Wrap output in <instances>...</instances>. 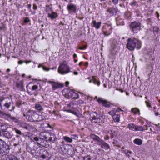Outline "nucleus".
<instances>
[{"instance_id":"bb28decb","label":"nucleus","mask_w":160,"mask_h":160,"mask_svg":"<svg viewBox=\"0 0 160 160\" xmlns=\"http://www.w3.org/2000/svg\"><path fill=\"white\" fill-rule=\"evenodd\" d=\"M93 82L95 84H97L98 86H99L100 84V82L96 79L94 76H93Z\"/></svg>"},{"instance_id":"473e14b6","label":"nucleus","mask_w":160,"mask_h":160,"mask_svg":"<svg viewBox=\"0 0 160 160\" xmlns=\"http://www.w3.org/2000/svg\"><path fill=\"white\" fill-rule=\"evenodd\" d=\"M14 130L15 131V132L18 134L20 135H21L22 134V133L19 130L17 129L16 128H14Z\"/></svg>"},{"instance_id":"a19ab883","label":"nucleus","mask_w":160,"mask_h":160,"mask_svg":"<svg viewBox=\"0 0 160 160\" xmlns=\"http://www.w3.org/2000/svg\"><path fill=\"white\" fill-rule=\"evenodd\" d=\"M4 106L5 107H6V108H9V107H10V105L9 103H5L4 104Z\"/></svg>"},{"instance_id":"13d9d810","label":"nucleus","mask_w":160,"mask_h":160,"mask_svg":"<svg viewBox=\"0 0 160 160\" xmlns=\"http://www.w3.org/2000/svg\"><path fill=\"white\" fill-rule=\"evenodd\" d=\"M24 62H26L27 64L30 63L31 62V61H24Z\"/></svg>"},{"instance_id":"dca6fc26","label":"nucleus","mask_w":160,"mask_h":160,"mask_svg":"<svg viewBox=\"0 0 160 160\" xmlns=\"http://www.w3.org/2000/svg\"><path fill=\"white\" fill-rule=\"evenodd\" d=\"M12 136V135L9 132L7 131H4V133H3V137L9 139H11Z\"/></svg>"},{"instance_id":"5fc2aeb1","label":"nucleus","mask_w":160,"mask_h":160,"mask_svg":"<svg viewBox=\"0 0 160 160\" xmlns=\"http://www.w3.org/2000/svg\"><path fill=\"white\" fill-rule=\"evenodd\" d=\"M23 62H24V61L20 60L18 62V64H22Z\"/></svg>"},{"instance_id":"f03ea898","label":"nucleus","mask_w":160,"mask_h":160,"mask_svg":"<svg viewBox=\"0 0 160 160\" xmlns=\"http://www.w3.org/2000/svg\"><path fill=\"white\" fill-rule=\"evenodd\" d=\"M84 116L86 117L87 115H89V118L92 123H97L98 125H100L104 122L103 116L101 114H98L95 112H92L89 113V112H85Z\"/></svg>"},{"instance_id":"3c124183","label":"nucleus","mask_w":160,"mask_h":160,"mask_svg":"<svg viewBox=\"0 0 160 160\" xmlns=\"http://www.w3.org/2000/svg\"><path fill=\"white\" fill-rule=\"evenodd\" d=\"M109 138V137L108 136V135H106V136H105L104 137V139H105V140H108Z\"/></svg>"},{"instance_id":"1a4fd4ad","label":"nucleus","mask_w":160,"mask_h":160,"mask_svg":"<svg viewBox=\"0 0 160 160\" xmlns=\"http://www.w3.org/2000/svg\"><path fill=\"white\" fill-rule=\"evenodd\" d=\"M48 82L52 84V88L54 90H55L58 88L63 87V84L56 82L53 81H49Z\"/></svg>"},{"instance_id":"8fccbe9b","label":"nucleus","mask_w":160,"mask_h":160,"mask_svg":"<svg viewBox=\"0 0 160 160\" xmlns=\"http://www.w3.org/2000/svg\"><path fill=\"white\" fill-rule=\"evenodd\" d=\"M4 131H0V136H3V133H4Z\"/></svg>"},{"instance_id":"f3484780","label":"nucleus","mask_w":160,"mask_h":160,"mask_svg":"<svg viewBox=\"0 0 160 160\" xmlns=\"http://www.w3.org/2000/svg\"><path fill=\"white\" fill-rule=\"evenodd\" d=\"M8 128V126L5 123L0 122V129L2 131H5Z\"/></svg>"},{"instance_id":"de8ad7c7","label":"nucleus","mask_w":160,"mask_h":160,"mask_svg":"<svg viewBox=\"0 0 160 160\" xmlns=\"http://www.w3.org/2000/svg\"><path fill=\"white\" fill-rule=\"evenodd\" d=\"M42 68H43V69L44 70H45V71H49V70L50 69L49 68V69H48L47 68L45 67H44V66H43L42 67Z\"/></svg>"},{"instance_id":"a878e982","label":"nucleus","mask_w":160,"mask_h":160,"mask_svg":"<svg viewBox=\"0 0 160 160\" xmlns=\"http://www.w3.org/2000/svg\"><path fill=\"white\" fill-rule=\"evenodd\" d=\"M63 139L68 142H72V140L71 138L67 136H64L63 138Z\"/></svg>"},{"instance_id":"c9c22d12","label":"nucleus","mask_w":160,"mask_h":160,"mask_svg":"<svg viewBox=\"0 0 160 160\" xmlns=\"http://www.w3.org/2000/svg\"><path fill=\"white\" fill-rule=\"evenodd\" d=\"M71 137L72 139H73L75 140H78V136L76 134L72 135Z\"/></svg>"},{"instance_id":"0eeeda50","label":"nucleus","mask_w":160,"mask_h":160,"mask_svg":"<svg viewBox=\"0 0 160 160\" xmlns=\"http://www.w3.org/2000/svg\"><path fill=\"white\" fill-rule=\"evenodd\" d=\"M140 23L139 22L134 21L132 22L130 26L131 31L134 33H137L141 29Z\"/></svg>"},{"instance_id":"e433bc0d","label":"nucleus","mask_w":160,"mask_h":160,"mask_svg":"<svg viewBox=\"0 0 160 160\" xmlns=\"http://www.w3.org/2000/svg\"><path fill=\"white\" fill-rule=\"evenodd\" d=\"M76 102H71L70 103L68 104V107H71L72 106L76 105Z\"/></svg>"},{"instance_id":"6e6d98bb","label":"nucleus","mask_w":160,"mask_h":160,"mask_svg":"<svg viewBox=\"0 0 160 160\" xmlns=\"http://www.w3.org/2000/svg\"><path fill=\"white\" fill-rule=\"evenodd\" d=\"M41 157L43 159H45L46 158V156L44 154L42 155L41 156Z\"/></svg>"},{"instance_id":"72a5a7b5","label":"nucleus","mask_w":160,"mask_h":160,"mask_svg":"<svg viewBox=\"0 0 160 160\" xmlns=\"http://www.w3.org/2000/svg\"><path fill=\"white\" fill-rule=\"evenodd\" d=\"M125 15L126 18L128 19H129L131 17V14L130 12H126Z\"/></svg>"},{"instance_id":"2eb2a0df","label":"nucleus","mask_w":160,"mask_h":160,"mask_svg":"<svg viewBox=\"0 0 160 160\" xmlns=\"http://www.w3.org/2000/svg\"><path fill=\"white\" fill-rule=\"evenodd\" d=\"M20 126L23 128L29 130L31 129V126L26 122H22L20 123Z\"/></svg>"},{"instance_id":"864d4df0","label":"nucleus","mask_w":160,"mask_h":160,"mask_svg":"<svg viewBox=\"0 0 160 160\" xmlns=\"http://www.w3.org/2000/svg\"><path fill=\"white\" fill-rule=\"evenodd\" d=\"M28 85H27V90L28 92L30 94H32V93H31V92L29 91V90L28 89Z\"/></svg>"},{"instance_id":"c85d7f7f","label":"nucleus","mask_w":160,"mask_h":160,"mask_svg":"<svg viewBox=\"0 0 160 160\" xmlns=\"http://www.w3.org/2000/svg\"><path fill=\"white\" fill-rule=\"evenodd\" d=\"M131 111L132 112H133L134 114H136L138 112V114H140L139 110L137 108H132Z\"/></svg>"},{"instance_id":"cd10ccee","label":"nucleus","mask_w":160,"mask_h":160,"mask_svg":"<svg viewBox=\"0 0 160 160\" xmlns=\"http://www.w3.org/2000/svg\"><path fill=\"white\" fill-rule=\"evenodd\" d=\"M122 152L125 153L128 157H130V155L132 153V152L128 150H123Z\"/></svg>"},{"instance_id":"79ce46f5","label":"nucleus","mask_w":160,"mask_h":160,"mask_svg":"<svg viewBox=\"0 0 160 160\" xmlns=\"http://www.w3.org/2000/svg\"><path fill=\"white\" fill-rule=\"evenodd\" d=\"M118 0H112V2L115 4H116L118 3Z\"/></svg>"},{"instance_id":"20e7f679","label":"nucleus","mask_w":160,"mask_h":160,"mask_svg":"<svg viewBox=\"0 0 160 160\" xmlns=\"http://www.w3.org/2000/svg\"><path fill=\"white\" fill-rule=\"evenodd\" d=\"M9 145L4 141L0 139V154L6 155L9 152Z\"/></svg>"},{"instance_id":"4be33fe9","label":"nucleus","mask_w":160,"mask_h":160,"mask_svg":"<svg viewBox=\"0 0 160 160\" xmlns=\"http://www.w3.org/2000/svg\"><path fill=\"white\" fill-rule=\"evenodd\" d=\"M35 108L38 111H42L43 110L42 106L39 104H35Z\"/></svg>"},{"instance_id":"5701e85b","label":"nucleus","mask_w":160,"mask_h":160,"mask_svg":"<svg viewBox=\"0 0 160 160\" xmlns=\"http://www.w3.org/2000/svg\"><path fill=\"white\" fill-rule=\"evenodd\" d=\"M113 118L115 122H118L119 121L120 115L118 114H115L113 116Z\"/></svg>"},{"instance_id":"f704fd0d","label":"nucleus","mask_w":160,"mask_h":160,"mask_svg":"<svg viewBox=\"0 0 160 160\" xmlns=\"http://www.w3.org/2000/svg\"><path fill=\"white\" fill-rule=\"evenodd\" d=\"M76 102V105H79V104H81L83 103L84 102L83 100H79L78 101H77V102Z\"/></svg>"},{"instance_id":"f257e3e1","label":"nucleus","mask_w":160,"mask_h":160,"mask_svg":"<svg viewBox=\"0 0 160 160\" xmlns=\"http://www.w3.org/2000/svg\"><path fill=\"white\" fill-rule=\"evenodd\" d=\"M22 111L23 116L28 121L31 122H39L44 120L45 118L41 119V116L38 115L35 111L32 110H29L27 111L25 108L22 109Z\"/></svg>"},{"instance_id":"9d476101","label":"nucleus","mask_w":160,"mask_h":160,"mask_svg":"<svg viewBox=\"0 0 160 160\" xmlns=\"http://www.w3.org/2000/svg\"><path fill=\"white\" fill-rule=\"evenodd\" d=\"M67 9L69 12L76 13L77 11V7L76 5L72 3L69 4L67 7Z\"/></svg>"},{"instance_id":"2f4dec72","label":"nucleus","mask_w":160,"mask_h":160,"mask_svg":"<svg viewBox=\"0 0 160 160\" xmlns=\"http://www.w3.org/2000/svg\"><path fill=\"white\" fill-rule=\"evenodd\" d=\"M160 30L159 28L157 27H154L153 28V32H156L157 34H158Z\"/></svg>"},{"instance_id":"e2e57ef3","label":"nucleus","mask_w":160,"mask_h":160,"mask_svg":"<svg viewBox=\"0 0 160 160\" xmlns=\"http://www.w3.org/2000/svg\"><path fill=\"white\" fill-rule=\"evenodd\" d=\"M88 64V62H86L84 64V65L86 67H87Z\"/></svg>"},{"instance_id":"0e129e2a","label":"nucleus","mask_w":160,"mask_h":160,"mask_svg":"<svg viewBox=\"0 0 160 160\" xmlns=\"http://www.w3.org/2000/svg\"><path fill=\"white\" fill-rule=\"evenodd\" d=\"M15 108V106H12V108L11 109H10L9 110L11 111H12L14 110V109Z\"/></svg>"},{"instance_id":"bf43d9fd","label":"nucleus","mask_w":160,"mask_h":160,"mask_svg":"<svg viewBox=\"0 0 160 160\" xmlns=\"http://www.w3.org/2000/svg\"><path fill=\"white\" fill-rule=\"evenodd\" d=\"M65 83L66 84V86L67 87L69 84V82L68 81H66L65 82Z\"/></svg>"},{"instance_id":"58836bf2","label":"nucleus","mask_w":160,"mask_h":160,"mask_svg":"<svg viewBox=\"0 0 160 160\" xmlns=\"http://www.w3.org/2000/svg\"><path fill=\"white\" fill-rule=\"evenodd\" d=\"M30 21V20L28 17H26L24 20V22L26 23H28Z\"/></svg>"},{"instance_id":"aec40b11","label":"nucleus","mask_w":160,"mask_h":160,"mask_svg":"<svg viewBox=\"0 0 160 160\" xmlns=\"http://www.w3.org/2000/svg\"><path fill=\"white\" fill-rule=\"evenodd\" d=\"M92 23L93 24V26L97 29H99L101 24V22H97L95 21H93Z\"/></svg>"},{"instance_id":"774afa93","label":"nucleus","mask_w":160,"mask_h":160,"mask_svg":"<svg viewBox=\"0 0 160 160\" xmlns=\"http://www.w3.org/2000/svg\"><path fill=\"white\" fill-rule=\"evenodd\" d=\"M76 57H77V54H74L73 55V58H75Z\"/></svg>"},{"instance_id":"b1692460","label":"nucleus","mask_w":160,"mask_h":160,"mask_svg":"<svg viewBox=\"0 0 160 160\" xmlns=\"http://www.w3.org/2000/svg\"><path fill=\"white\" fill-rule=\"evenodd\" d=\"M128 127L130 130L135 131V129L136 128V126L134 125L133 124H129Z\"/></svg>"},{"instance_id":"4d7b16f0","label":"nucleus","mask_w":160,"mask_h":160,"mask_svg":"<svg viewBox=\"0 0 160 160\" xmlns=\"http://www.w3.org/2000/svg\"><path fill=\"white\" fill-rule=\"evenodd\" d=\"M39 138H38V137H34L33 138V139L35 141H37L38 140V139Z\"/></svg>"},{"instance_id":"7ed1b4c3","label":"nucleus","mask_w":160,"mask_h":160,"mask_svg":"<svg viewBox=\"0 0 160 160\" xmlns=\"http://www.w3.org/2000/svg\"><path fill=\"white\" fill-rule=\"evenodd\" d=\"M141 45V42L140 41L135 38L132 39L129 38L128 40L126 46L128 50L132 51L134 50L136 47L138 49L140 48Z\"/></svg>"},{"instance_id":"680f3d73","label":"nucleus","mask_w":160,"mask_h":160,"mask_svg":"<svg viewBox=\"0 0 160 160\" xmlns=\"http://www.w3.org/2000/svg\"><path fill=\"white\" fill-rule=\"evenodd\" d=\"M145 102L146 103L148 107H150V105L148 104V102L147 101H146Z\"/></svg>"},{"instance_id":"a18cd8bd","label":"nucleus","mask_w":160,"mask_h":160,"mask_svg":"<svg viewBox=\"0 0 160 160\" xmlns=\"http://www.w3.org/2000/svg\"><path fill=\"white\" fill-rule=\"evenodd\" d=\"M110 33H107V32H104V34L106 36H109L110 35Z\"/></svg>"},{"instance_id":"69168bd1","label":"nucleus","mask_w":160,"mask_h":160,"mask_svg":"<svg viewBox=\"0 0 160 160\" xmlns=\"http://www.w3.org/2000/svg\"><path fill=\"white\" fill-rule=\"evenodd\" d=\"M63 148L64 149V150H65L64 147L63 146H62V147H61V149L63 151V152H64V151L62 149Z\"/></svg>"},{"instance_id":"6ab92c4d","label":"nucleus","mask_w":160,"mask_h":160,"mask_svg":"<svg viewBox=\"0 0 160 160\" xmlns=\"http://www.w3.org/2000/svg\"><path fill=\"white\" fill-rule=\"evenodd\" d=\"M48 141H47L46 140H44L43 139H42L41 146L45 148H48L49 146V144L48 143Z\"/></svg>"},{"instance_id":"c756f323","label":"nucleus","mask_w":160,"mask_h":160,"mask_svg":"<svg viewBox=\"0 0 160 160\" xmlns=\"http://www.w3.org/2000/svg\"><path fill=\"white\" fill-rule=\"evenodd\" d=\"M16 86L18 88L20 89L23 90V85L22 83H20L17 84Z\"/></svg>"},{"instance_id":"412c9836","label":"nucleus","mask_w":160,"mask_h":160,"mask_svg":"<svg viewBox=\"0 0 160 160\" xmlns=\"http://www.w3.org/2000/svg\"><path fill=\"white\" fill-rule=\"evenodd\" d=\"M48 17L52 19H54L58 16L57 13L54 12H52L51 13H48Z\"/></svg>"},{"instance_id":"4c0bfd02","label":"nucleus","mask_w":160,"mask_h":160,"mask_svg":"<svg viewBox=\"0 0 160 160\" xmlns=\"http://www.w3.org/2000/svg\"><path fill=\"white\" fill-rule=\"evenodd\" d=\"M38 88V87L36 85H33L32 88V90L33 91L37 89Z\"/></svg>"},{"instance_id":"052dcab7","label":"nucleus","mask_w":160,"mask_h":160,"mask_svg":"<svg viewBox=\"0 0 160 160\" xmlns=\"http://www.w3.org/2000/svg\"><path fill=\"white\" fill-rule=\"evenodd\" d=\"M31 4H28V9H30L31 8Z\"/></svg>"},{"instance_id":"c03bdc74","label":"nucleus","mask_w":160,"mask_h":160,"mask_svg":"<svg viewBox=\"0 0 160 160\" xmlns=\"http://www.w3.org/2000/svg\"><path fill=\"white\" fill-rule=\"evenodd\" d=\"M33 9L34 10H37L38 8L37 6L35 4H33Z\"/></svg>"},{"instance_id":"09e8293b","label":"nucleus","mask_w":160,"mask_h":160,"mask_svg":"<svg viewBox=\"0 0 160 160\" xmlns=\"http://www.w3.org/2000/svg\"><path fill=\"white\" fill-rule=\"evenodd\" d=\"M4 131H0V136H3V133H4Z\"/></svg>"},{"instance_id":"338daca9","label":"nucleus","mask_w":160,"mask_h":160,"mask_svg":"<svg viewBox=\"0 0 160 160\" xmlns=\"http://www.w3.org/2000/svg\"><path fill=\"white\" fill-rule=\"evenodd\" d=\"M43 66L42 65V64H39L38 66V67L39 68H40V67H43Z\"/></svg>"},{"instance_id":"a211bd4d","label":"nucleus","mask_w":160,"mask_h":160,"mask_svg":"<svg viewBox=\"0 0 160 160\" xmlns=\"http://www.w3.org/2000/svg\"><path fill=\"white\" fill-rule=\"evenodd\" d=\"M102 148H104L105 149H108L109 148V146L106 142L104 141H103L100 145Z\"/></svg>"},{"instance_id":"37998d69","label":"nucleus","mask_w":160,"mask_h":160,"mask_svg":"<svg viewBox=\"0 0 160 160\" xmlns=\"http://www.w3.org/2000/svg\"><path fill=\"white\" fill-rule=\"evenodd\" d=\"M68 108L70 110H71L72 109H74V110H75L76 109V108H75L73 106H72L71 107V106L69 107Z\"/></svg>"},{"instance_id":"7c9ffc66","label":"nucleus","mask_w":160,"mask_h":160,"mask_svg":"<svg viewBox=\"0 0 160 160\" xmlns=\"http://www.w3.org/2000/svg\"><path fill=\"white\" fill-rule=\"evenodd\" d=\"M135 130V131H143L144 129L142 126H136V128Z\"/></svg>"},{"instance_id":"603ef678","label":"nucleus","mask_w":160,"mask_h":160,"mask_svg":"<svg viewBox=\"0 0 160 160\" xmlns=\"http://www.w3.org/2000/svg\"><path fill=\"white\" fill-rule=\"evenodd\" d=\"M86 46H84L83 47H82V48L79 47V49H80V50H83V49H85L86 48Z\"/></svg>"},{"instance_id":"49530a36","label":"nucleus","mask_w":160,"mask_h":160,"mask_svg":"<svg viewBox=\"0 0 160 160\" xmlns=\"http://www.w3.org/2000/svg\"><path fill=\"white\" fill-rule=\"evenodd\" d=\"M21 105V102H17L16 103V105L18 107H19L20 105Z\"/></svg>"},{"instance_id":"39448f33","label":"nucleus","mask_w":160,"mask_h":160,"mask_svg":"<svg viewBox=\"0 0 160 160\" xmlns=\"http://www.w3.org/2000/svg\"><path fill=\"white\" fill-rule=\"evenodd\" d=\"M44 137L49 142H54L57 140V138L55 134L53 132H48L46 133L44 135Z\"/></svg>"},{"instance_id":"f8f14e48","label":"nucleus","mask_w":160,"mask_h":160,"mask_svg":"<svg viewBox=\"0 0 160 160\" xmlns=\"http://www.w3.org/2000/svg\"><path fill=\"white\" fill-rule=\"evenodd\" d=\"M98 101L99 103H102V105L106 107H110V105L109 102L106 100H103L101 98H99L98 100Z\"/></svg>"},{"instance_id":"4468645a","label":"nucleus","mask_w":160,"mask_h":160,"mask_svg":"<svg viewBox=\"0 0 160 160\" xmlns=\"http://www.w3.org/2000/svg\"><path fill=\"white\" fill-rule=\"evenodd\" d=\"M2 115L4 116L5 115L6 116L8 119L12 120V121L16 123L18 122V119L16 118L15 117H12L11 115L7 114H5L3 113Z\"/></svg>"},{"instance_id":"ea45409f","label":"nucleus","mask_w":160,"mask_h":160,"mask_svg":"<svg viewBox=\"0 0 160 160\" xmlns=\"http://www.w3.org/2000/svg\"><path fill=\"white\" fill-rule=\"evenodd\" d=\"M42 139H42L41 138H39L38 140L37 141V143L38 144H39L41 145V142H42Z\"/></svg>"},{"instance_id":"ddd939ff","label":"nucleus","mask_w":160,"mask_h":160,"mask_svg":"<svg viewBox=\"0 0 160 160\" xmlns=\"http://www.w3.org/2000/svg\"><path fill=\"white\" fill-rule=\"evenodd\" d=\"M118 9L116 8H108L107 11L112 16L116 15L118 12Z\"/></svg>"},{"instance_id":"6e6552de","label":"nucleus","mask_w":160,"mask_h":160,"mask_svg":"<svg viewBox=\"0 0 160 160\" xmlns=\"http://www.w3.org/2000/svg\"><path fill=\"white\" fill-rule=\"evenodd\" d=\"M90 137L94 141L97 142V144L99 145H101V144L103 141V140L101 139L98 136L94 134H91Z\"/></svg>"},{"instance_id":"9b49d317","label":"nucleus","mask_w":160,"mask_h":160,"mask_svg":"<svg viewBox=\"0 0 160 160\" xmlns=\"http://www.w3.org/2000/svg\"><path fill=\"white\" fill-rule=\"evenodd\" d=\"M69 97L74 99H78L79 98V95L78 93L75 92L73 90H71L68 93Z\"/></svg>"},{"instance_id":"423d86ee","label":"nucleus","mask_w":160,"mask_h":160,"mask_svg":"<svg viewBox=\"0 0 160 160\" xmlns=\"http://www.w3.org/2000/svg\"><path fill=\"white\" fill-rule=\"evenodd\" d=\"M58 71L59 73L62 74L67 73L70 72L69 67L64 62L60 65Z\"/></svg>"},{"instance_id":"393cba45","label":"nucleus","mask_w":160,"mask_h":160,"mask_svg":"<svg viewBox=\"0 0 160 160\" xmlns=\"http://www.w3.org/2000/svg\"><path fill=\"white\" fill-rule=\"evenodd\" d=\"M134 142L136 144L140 145L142 143V141L141 139H135L134 141Z\"/></svg>"}]
</instances>
